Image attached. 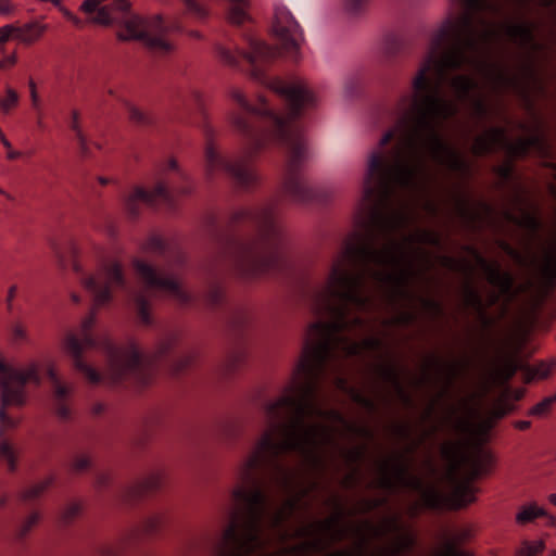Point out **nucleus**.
<instances>
[{
    "mask_svg": "<svg viewBox=\"0 0 556 556\" xmlns=\"http://www.w3.org/2000/svg\"><path fill=\"white\" fill-rule=\"evenodd\" d=\"M481 29H476L470 14H463L450 28H443L433 41V48L441 40L450 38L452 43L439 59L430 54L414 78V94L412 109L416 114V127L396 147L395 161L388 166L379 153L371 156L370 172L380 174V185L387 187L393 182L401 187L415 186L426 181L427 167L421 152H425L434 163L446 168L468 174L470 164L460 152L445 141L430 125L434 118H448L457 112L455 104L438 96V84L426 74L433 67L438 74L445 70H457L466 62V51H477L480 45L491 43L506 36L518 40L522 47L530 46L533 50L541 49L534 42V24L529 21L510 24L480 18Z\"/></svg>",
    "mask_w": 556,
    "mask_h": 556,
    "instance_id": "obj_1",
    "label": "nucleus"
},
{
    "mask_svg": "<svg viewBox=\"0 0 556 556\" xmlns=\"http://www.w3.org/2000/svg\"><path fill=\"white\" fill-rule=\"evenodd\" d=\"M267 87L283 100L287 109L286 116H280L269 109H258L249 104L240 90H233L231 97L247 112L274 121L276 140L291 147L282 182L283 190L295 202H307L314 198V192L302 175L305 143L299 129L294 128L293 122L301 118L306 110L317 109L318 97L303 79L286 83L276 77L267 84Z\"/></svg>",
    "mask_w": 556,
    "mask_h": 556,
    "instance_id": "obj_2",
    "label": "nucleus"
},
{
    "mask_svg": "<svg viewBox=\"0 0 556 556\" xmlns=\"http://www.w3.org/2000/svg\"><path fill=\"white\" fill-rule=\"evenodd\" d=\"M408 239L390 241L380 249L372 247L371 240L361 233H352L346 242L342 255L337 261L346 260L351 263H374L378 265H391L392 271H376L374 278L389 285V296H408L402 287L406 286L414 275V268L428 269L432 265L431 253L421 248L407 249Z\"/></svg>",
    "mask_w": 556,
    "mask_h": 556,
    "instance_id": "obj_3",
    "label": "nucleus"
},
{
    "mask_svg": "<svg viewBox=\"0 0 556 556\" xmlns=\"http://www.w3.org/2000/svg\"><path fill=\"white\" fill-rule=\"evenodd\" d=\"M279 456L249 454L240 464L231 491L233 506L261 526L267 501L265 489L277 485L283 492L304 486L295 468L283 465Z\"/></svg>",
    "mask_w": 556,
    "mask_h": 556,
    "instance_id": "obj_4",
    "label": "nucleus"
},
{
    "mask_svg": "<svg viewBox=\"0 0 556 556\" xmlns=\"http://www.w3.org/2000/svg\"><path fill=\"white\" fill-rule=\"evenodd\" d=\"M334 435L336 429L321 422L301 424L296 419L269 420L249 454H253L254 462L263 455L281 457L289 452H299L303 466L319 471L325 466L320 447L331 443Z\"/></svg>",
    "mask_w": 556,
    "mask_h": 556,
    "instance_id": "obj_5",
    "label": "nucleus"
},
{
    "mask_svg": "<svg viewBox=\"0 0 556 556\" xmlns=\"http://www.w3.org/2000/svg\"><path fill=\"white\" fill-rule=\"evenodd\" d=\"M242 219L255 223L258 235L249 244L231 247L238 270L242 275H257L276 268L280 261L283 236L282 228L274 222L273 210L270 207L242 208L231 215L232 223Z\"/></svg>",
    "mask_w": 556,
    "mask_h": 556,
    "instance_id": "obj_6",
    "label": "nucleus"
},
{
    "mask_svg": "<svg viewBox=\"0 0 556 556\" xmlns=\"http://www.w3.org/2000/svg\"><path fill=\"white\" fill-rule=\"evenodd\" d=\"M229 121L231 126L239 134L250 139L251 142L243 147L242 154L239 159L226 161L217 152L213 127L205 125L206 176L211 178L217 169H224L237 186L245 189L252 188L261 182V177L256 169L250 164V161L263 150L265 142L262 137L256 135L254 127L245 117L239 114H231Z\"/></svg>",
    "mask_w": 556,
    "mask_h": 556,
    "instance_id": "obj_7",
    "label": "nucleus"
},
{
    "mask_svg": "<svg viewBox=\"0 0 556 556\" xmlns=\"http://www.w3.org/2000/svg\"><path fill=\"white\" fill-rule=\"evenodd\" d=\"M364 276L361 273H351L342 268L341 261H336L332 265L327 286L314 298V308L316 313H327L332 323L343 325L344 331L352 330L355 327L364 325V319L354 317L348 319V304L363 305L365 298L362 294Z\"/></svg>",
    "mask_w": 556,
    "mask_h": 556,
    "instance_id": "obj_8",
    "label": "nucleus"
},
{
    "mask_svg": "<svg viewBox=\"0 0 556 556\" xmlns=\"http://www.w3.org/2000/svg\"><path fill=\"white\" fill-rule=\"evenodd\" d=\"M326 503L332 508V513L330 516L324 519L314 520L298 530L296 533L299 536L313 538V540L302 541L291 546L287 551L291 556H304L321 551L324 548V539L328 534L332 541H341L349 536L346 527L351 525V522H346L343 527L337 528L344 517L369 514L374 509L386 505L387 500L384 497H363L357 500L349 509L344 508L338 496L329 497ZM359 521H357V523ZM352 525H356V522H352Z\"/></svg>",
    "mask_w": 556,
    "mask_h": 556,
    "instance_id": "obj_9",
    "label": "nucleus"
},
{
    "mask_svg": "<svg viewBox=\"0 0 556 556\" xmlns=\"http://www.w3.org/2000/svg\"><path fill=\"white\" fill-rule=\"evenodd\" d=\"M344 327L332 321L311 324L299 363L295 367V376L299 374H314L321 378L326 362L332 357V354L336 351L344 352L348 338L338 334L344 331Z\"/></svg>",
    "mask_w": 556,
    "mask_h": 556,
    "instance_id": "obj_10",
    "label": "nucleus"
},
{
    "mask_svg": "<svg viewBox=\"0 0 556 556\" xmlns=\"http://www.w3.org/2000/svg\"><path fill=\"white\" fill-rule=\"evenodd\" d=\"M439 430L438 426H430L422 431L419 440L414 443L410 448L405 451H394L387 458L378 464V479L371 484L375 489L389 490L396 485L408 486L420 493L419 501H416L408 507V515L414 517L421 508L426 509H441L442 507H428L424 504L422 494L430 488H435L433 484L424 485L422 481L409 473L407 452H412L422 440L433 435Z\"/></svg>",
    "mask_w": 556,
    "mask_h": 556,
    "instance_id": "obj_11",
    "label": "nucleus"
},
{
    "mask_svg": "<svg viewBox=\"0 0 556 556\" xmlns=\"http://www.w3.org/2000/svg\"><path fill=\"white\" fill-rule=\"evenodd\" d=\"M28 382L40 386L38 365L30 363L25 369L14 368L5 362L0 354V428L8 431L22 424L21 417H11L10 407L22 408L27 403L25 387Z\"/></svg>",
    "mask_w": 556,
    "mask_h": 556,
    "instance_id": "obj_12",
    "label": "nucleus"
},
{
    "mask_svg": "<svg viewBox=\"0 0 556 556\" xmlns=\"http://www.w3.org/2000/svg\"><path fill=\"white\" fill-rule=\"evenodd\" d=\"M320 377L309 374L293 372L292 383L285 389V394L276 401L266 404L265 414L268 420H279L286 416V409L293 414L288 419H296L306 424L305 418L317 416L318 407L315 403Z\"/></svg>",
    "mask_w": 556,
    "mask_h": 556,
    "instance_id": "obj_13",
    "label": "nucleus"
},
{
    "mask_svg": "<svg viewBox=\"0 0 556 556\" xmlns=\"http://www.w3.org/2000/svg\"><path fill=\"white\" fill-rule=\"evenodd\" d=\"M154 374L143 362L135 345L110 346L108 350V374L105 379L113 386L142 389L149 386Z\"/></svg>",
    "mask_w": 556,
    "mask_h": 556,
    "instance_id": "obj_14",
    "label": "nucleus"
},
{
    "mask_svg": "<svg viewBox=\"0 0 556 556\" xmlns=\"http://www.w3.org/2000/svg\"><path fill=\"white\" fill-rule=\"evenodd\" d=\"M258 530L257 522L233 506L229 514V523L223 533L226 552L219 556L250 555L255 548Z\"/></svg>",
    "mask_w": 556,
    "mask_h": 556,
    "instance_id": "obj_15",
    "label": "nucleus"
},
{
    "mask_svg": "<svg viewBox=\"0 0 556 556\" xmlns=\"http://www.w3.org/2000/svg\"><path fill=\"white\" fill-rule=\"evenodd\" d=\"M154 177L155 186L151 191L168 206L174 205L176 197L190 195L194 191V185L174 156L156 165Z\"/></svg>",
    "mask_w": 556,
    "mask_h": 556,
    "instance_id": "obj_16",
    "label": "nucleus"
},
{
    "mask_svg": "<svg viewBox=\"0 0 556 556\" xmlns=\"http://www.w3.org/2000/svg\"><path fill=\"white\" fill-rule=\"evenodd\" d=\"M481 476L479 469L470 467L462 481L453 486L448 494H443L437 488H430L422 494L424 504L428 507H445L448 510H460L477 502L476 493L479 488L471 483Z\"/></svg>",
    "mask_w": 556,
    "mask_h": 556,
    "instance_id": "obj_17",
    "label": "nucleus"
},
{
    "mask_svg": "<svg viewBox=\"0 0 556 556\" xmlns=\"http://www.w3.org/2000/svg\"><path fill=\"white\" fill-rule=\"evenodd\" d=\"M468 363L466 359L444 361L441 357L431 354L429 355L421 365L422 379L415 381L414 384H420L424 380H427L429 374L433 372L439 381H442L444 387L432 397L427 407L420 415V421H427L431 418V415L440 400L447 395V389L452 384L453 380L457 378L467 367Z\"/></svg>",
    "mask_w": 556,
    "mask_h": 556,
    "instance_id": "obj_18",
    "label": "nucleus"
},
{
    "mask_svg": "<svg viewBox=\"0 0 556 556\" xmlns=\"http://www.w3.org/2000/svg\"><path fill=\"white\" fill-rule=\"evenodd\" d=\"M480 72L493 89L511 87L523 90L530 83L538 80L536 68L530 55L525 58L515 75H509L501 64L495 62L484 63Z\"/></svg>",
    "mask_w": 556,
    "mask_h": 556,
    "instance_id": "obj_19",
    "label": "nucleus"
},
{
    "mask_svg": "<svg viewBox=\"0 0 556 556\" xmlns=\"http://www.w3.org/2000/svg\"><path fill=\"white\" fill-rule=\"evenodd\" d=\"M518 370L525 371V383H530L536 378L533 367L520 364L516 354L501 353L493 362V368L489 371L488 381L496 387L506 386Z\"/></svg>",
    "mask_w": 556,
    "mask_h": 556,
    "instance_id": "obj_20",
    "label": "nucleus"
},
{
    "mask_svg": "<svg viewBox=\"0 0 556 556\" xmlns=\"http://www.w3.org/2000/svg\"><path fill=\"white\" fill-rule=\"evenodd\" d=\"M453 208L456 216L469 227L489 224L494 215V208L490 203L482 200L471 201L460 193L453 195Z\"/></svg>",
    "mask_w": 556,
    "mask_h": 556,
    "instance_id": "obj_21",
    "label": "nucleus"
},
{
    "mask_svg": "<svg viewBox=\"0 0 556 556\" xmlns=\"http://www.w3.org/2000/svg\"><path fill=\"white\" fill-rule=\"evenodd\" d=\"M132 266L147 288L168 291L182 304L189 302L190 295L180 288L176 280L160 277L153 266L141 260H134Z\"/></svg>",
    "mask_w": 556,
    "mask_h": 556,
    "instance_id": "obj_22",
    "label": "nucleus"
},
{
    "mask_svg": "<svg viewBox=\"0 0 556 556\" xmlns=\"http://www.w3.org/2000/svg\"><path fill=\"white\" fill-rule=\"evenodd\" d=\"M273 31L281 42L283 50L292 51L295 54L300 52V45L294 35L299 34L302 37V30L292 14L285 7L276 8Z\"/></svg>",
    "mask_w": 556,
    "mask_h": 556,
    "instance_id": "obj_23",
    "label": "nucleus"
},
{
    "mask_svg": "<svg viewBox=\"0 0 556 556\" xmlns=\"http://www.w3.org/2000/svg\"><path fill=\"white\" fill-rule=\"evenodd\" d=\"M93 346L96 340L90 332L83 333L81 341L73 333L67 334L64 340V349L73 357L75 369L83 372L91 383H98L101 380L100 374L83 361L84 350Z\"/></svg>",
    "mask_w": 556,
    "mask_h": 556,
    "instance_id": "obj_24",
    "label": "nucleus"
},
{
    "mask_svg": "<svg viewBox=\"0 0 556 556\" xmlns=\"http://www.w3.org/2000/svg\"><path fill=\"white\" fill-rule=\"evenodd\" d=\"M168 477L165 470L156 469L138 479L129 485L123 494L125 502H132L159 492L166 483Z\"/></svg>",
    "mask_w": 556,
    "mask_h": 556,
    "instance_id": "obj_25",
    "label": "nucleus"
},
{
    "mask_svg": "<svg viewBox=\"0 0 556 556\" xmlns=\"http://www.w3.org/2000/svg\"><path fill=\"white\" fill-rule=\"evenodd\" d=\"M465 250L475 256L476 263L483 269L491 286L497 287L502 295L513 294L514 277L510 273L501 271L497 264H489L473 247L467 245Z\"/></svg>",
    "mask_w": 556,
    "mask_h": 556,
    "instance_id": "obj_26",
    "label": "nucleus"
},
{
    "mask_svg": "<svg viewBox=\"0 0 556 556\" xmlns=\"http://www.w3.org/2000/svg\"><path fill=\"white\" fill-rule=\"evenodd\" d=\"M399 517L397 515H395ZM400 520V518H397ZM399 523H401L399 521ZM403 527L400 525V529L394 531L396 533L389 542L383 546H377L371 551H368L366 546V555L365 556H400L402 554L408 553L413 549L416 544V536L410 531H402ZM390 532L389 534H391ZM369 539L366 540V543Z\"/></svg>",
    "mask_w": 556,
    "mask_h": 556,
    "instance_id": "obj_27",
    "label": "nucleus"
},
{
    "mask_svg": "<svg viewBox=\"0 0 556 556\" xmlns=\"http://www.w3.org/2000/svg\"><path fill=\"white\" fill-rule=\"evenodd\" d=\"M507 141L505 129L491 126L473 138L470 151L475 156H484L505 146Z\"/></svg>",
    "mask_w": 556,
    "mask_h": 556,
    "instance_id": "obj_28",
    "label": "nucleus"
},
{
    "mask_svg": "<svg viewBox=\"0 0 556 556\" xmlns=\"http://www.w3.org/2000/svg\"><path fill=\"white\" fill-rule=\"evenodd\" d=\"M84 288L92 293V306L89 314L81 321V332L88 333L96 323L98 308L112 301L111 291L105 289H98L94 276H89L83 280Z\"/></svg>",
    "mask_w": 556,
    "mask_h": 556,
    "instance_id": "obj_29",
    "label": "nucleus"
},
{
    "mask_svg": "<svg viewBox=\"0 0 556 556\" xmlns=\"http://www.w3.org/2000/svg\"><path fill=\"white\" fill-rule=\"evenodd\" d=\"M372 372L383 381L393 384L397 397L404 405L410 406L413 404L410 395L402 387L400 382V371L396 364L393 361L388 358L384 362L375 364L372 366Z\"/></svg>",
    "mask_w": 556,
    "mask_h": 556,
    "instance_id": "obj_30",
    "label": "nucleus"
},
{
    "mask_svg": "<svg viewBox=\"0 0 556 556\" xmlns=\"http://www.w3.org/2000/svg\"><path fill=\"white\" fill-rule=\"evenodd\" d=\"M401 220L400 213L386 211V204L382 200L376 202L369 212L370 226L382 232L393 230L400 225Z\"/></svg>",
    "mask_w": 556,
    "mask_h": 556,
    "instance_id": "obj_31",
    "label": "nucleus"
},
{
    "mask_svg": "<svg viewBox=\"0 0 556 556\" xmlns=\"http://www.w3.org/2000/svg\"><path fill=\"white\" fill-rule=\"evenodd\" d=\"M473 439L467 441H445L440 446L443 459L450 462V471L456 470L462 463H466L467 450L472 448Z\"/></svg>",
    "mask_w": 556,
    "mask_h": 556,
    "instance_id": "obj_32",
    "label": "nucleus"
},
{
    "mask_svg": "<svg viewBox=\"0 0 556 556\" xmlns=\"http://www.w3.org/2000/svg\"><path fill=\"white\" fill-rule=\"evenodd\" d=\"M123 26L125 31L116 33L118 41H142L147 37L149 21L141 15L132 14L129 18L124 21Z\"/></svg>",
    "mask_w": 556,
    "mask_h": 556,
    "instance_id": "obj_33",
    "label": "nucleus"
},
{
    "mask_svg": "<svg viewBox=\"0 0 556 556\" xmlns=\"http://www.w3.org/2000/svg\"><path fill=\"white\" fill-rule=\"evenodd\" d=\"M104 0H85L80 5V11L86 14H91L96 12V15L90 18V23L101 25V26H111L118 22V16L112 15V8L101 5Z\"/></svg>",
    "mask_w": 556,
    "mask_h": 556,
    "instance_id": "obj_34",
    "label": "nucleus"
},
{
    "mask_svg": "<svg viewBox=\"0 0 556 556\" xmlns=\"http://www.w3.org/2000/svg\"><path fill=\"white\" fill-rule=\"evenodd\" d=\"M140 201L149 206H155L159 203V200L151 190L136 187L134 192L124 202L125 211L129 217L135 219L140 215Z\"/></svg>",
    "mask_w": 556,
    "mask_h": 556,
    "instance_id": "obj_35",
    "label": "nucleus"
},
{
    "mask_svg": "<svg viewBox=\"0 0 556 556\" xmlns=\"http://www.w3.org/2000/svg\"><path fill=\"white\" fill-rule=\"evenodd\" d=\"M317 416L333 422L341 424L348 432L357 437L365 439H371L374 437V432L369 427L364 425H356L353 421L346 420L337 409L331 408L323 410L318 408Z\"/></svg>",
    "mask_w": 556,
    "mask_h": 556,
    "instance_id": "obj_36",
    "label": "nucleus"
},
{
    "mask_svg": "<svg viewBox=\"0 0 556 556\" xmlns=\"http://www.w3.org/2000/svg\"><path fill=\"white\" fill-rule=\"evenodd\" d=\"M466 464L473 469H479L481 475H486L495 465V457L491 451L481 448L480 441H475L472 448L468 452Z\"/></svg>",
    "mask_w": 556,
    "mask_h": 556,
    "instance_id": "obj_37",
    "label": "nucleus"
},
{
    "mask_svg": "<svg viewBox=\"0 0 556 556\" xmlns=\"http://www.w3.org/2000/svg\"><path fill=\"white\" fill-rule=\"evenodd\" d=\"M251 52H241V56L251 65L257 62H270L280 55V49L277 46H269L264 41L252 40L250 42Z\"/></svg>",
    "mask_w": 556,
    "mask_h": 556,
    "instance_id": "obj_38",
    "label": "nucleus"
},
{
    "mask_svg": "<svg viewBox=\"0 0 556 556\" xmlns=\"http://www.w3.org/2000/svg\"><path fill=\"white\" fill-rule=\"evenodd\" d=\"M98 278L105 280L101 289L111 287L124 288L126 283L123 265L118 261L104 263L97 273Z\"/></svg>",
    "mask_w": 556,
    "mask_h": 556,
    "instance_id": "obj_39",
    "label": "nucleus"
},
{
    "mask_svg": "<svg viewBox=\"0 0 556 556\" xmlns=\"http://www.w3.org/2000/svg\"><path fill=\"white\" fill-rule=\"evenodd\" d=\"M167 518L164 514H154L143 519L139 525L134 527L128 533L134 541L143 536H151L159 533L166 525Z\"/></svg>",
    "mask_w": 556,
    "mask_h": 556,
    "instance_id": "obj_40",
    "label": "nucleus"
},
{
    "mask_svg": "<svg viewBox=\"0 0 556 556\" xmlns=\"http://www.w3.org/2000/svg\"><path fill=\"white\" fill-rule=\"evenodd\" d=\"M126 110L128 114V122L136 128H150L157 124L156 115L149 110H142L139 106L127 102Z\"/></svg>",
    "mask_w": 556,
    "mask_h": 556,
    "instance_id": "obj_41",
    "label": "nucleus"
},
{
    "mask_svg": "<svg viewBox=\"0 0 556 556\" xmlns=\"http://www.w3.org/2000/svg\"><path fill=\"white\" fill-rule=\"evenodd\" d=\"M383 348V342L377 337H367L361 341H350L344 345V353L349 356H358L364 351H376Z\"/></svg>",
    "mask_w": 556,
    "mask_h": 556,
    "instance_id": "obj_42",
    "label": "nucleus"
},
{
    "mask_svg": "<svg viewBox=\"0 0 556 556\" xmlns=\"http://www.w3.org/2000/svg\"><path fill=\"white\" fill-rule=\"evenodd\" d=\"M135 542L129 533L124 534L117 541L102 544L97 548L98 556H124Z\"/></svg>",
    "mask_w": 556,
    "mask_h": 556,
    "instance_id": "obj_43",
    "label": "nucleus"
},
{
    "mask_svg": "<svg viewBox=\"0 0 556 556\" xmlns=\"http://www.w3.org/2000/svg\"><path fill=\"white\" fill-rule=\"evenodd\" d=\"M541 142L539 135L527 138H518L513 143L506 146L507 154L510 156H523L531 147H535Z\"/></svg>",
    "mask_w": 556,
    "mask_h": 556,
    "instance_id": "obj_44",
    "label": "nucleus"
},
{
    "mask_svg": "<svg viewBox=\"0 0 556 556\" xmlns=\"http://www.w3.org/2000/svg\"><path fill=\"white\" fill-rule=\"evenodd\" d=\"M245 429L244 421L236 418L225 421L219 429V437L223 441L232 442L240 438Z\"/></svg>",
    "mask_w": 556,
    "mask_h": 556,
    "instance_id": "obj_45",
    "label": "nucleus"
},
{
    "mask_svg": "<svg viewBox=\"0 0 556 556\" xmlns=\"http://www.w3.org/2000/svg\"><path fill=\"white\" fill-rule=\"evenodd\" d=\"M504 218L513 223L521 228L528 229V230H536L540 227L539 219L530 212L526 210H520V215H514L510 212L504 213Z\"/></svg>",
    "mask_w": 556,
    "mask_h": 556,
    "instance_id": "obj_46",
    "label": "nucleus"
},
{
    "mask_svg": "<svg viewBox=\"0 0 556 556\" xmlns=\"http://www.w3.org/2000/svg\"><path fill=\"white\" fill-rule=\"evenodd\" d=\"M451 87L455 91L457 99L466 100L469 98V91L477 87V83L471 77L459 74L451 79Z\"/></svg>",
    "mask_w": 556,
    "mask_h": 556,
    "instance_id": "obj_47",
    "label": "nucleus"
},
{
    "mask_svg": "<svg viewBox=\"0 0 556 556\" xmlns=\"http://www.w3.org/2000/svg\"><path fill=\"white\" fill-rule=\"evenodd\" d=\"M54 478L48 477L18 493V500L22 502H31L39 498L53 483Z\"/></svg>",
    "mask_w": 556,
    "mask_h": 556,
    "instance_id": "obj_48",
    "label": "nucleus"
},
{
    "mask_svg": "<svg viewBox=\"0 0 556 556\" xmlns=\"http://www.w3.org/2000/svg\"><path fill=\"white\" fill-rule=\"evenodd\" d=\"M48 25L39 22H30L23 25L22 42L33 45L47 31Z\"/></svg>",
    "mask_w": 556,
    "mask_h": 556,
    "instance_id": "obj_49",
    "label": "nucleus"
},
{
    "mask_svg": "<svg viewBox=\"0 0 556 556\" xmlns=\"http://www.w3.org/2000/svg\"><path fill=\"white\" fill-rule=\"evenodd\" d=\"M543 516H547V510L535 503H531L521 507L520 511L516 515V522L518 525H526Z\"/></svg>",
    "mask_w": 556,
    "mask_h": 556,
    "instance_id": "obj_50",
    "label": "nucleus"
},
{
    "mask_svg": "<svg viewBox=\"0 0 556 556\" xmlns=\"http://www.w3.org/2000/svg\"><path fill=\"white\" fill-rule=\"evenodd\" d=\"M439 264L452 271L468 273L472 269L470 262L465 257H454L448 255H441L438 258Z\"/></svg>",
    "mask_w": 556,
    "mask_h": 556,
    "instance_id": "obj_51",
    "label": "nucleus"
},
{
    "mask_svg": "<svg viewBox=\"0 0 556 556\" xmlns=\"http://www.w3.org/2000/svg\"><path fill=\"white\" fill-rule=\"evenodd\" d=\"M555 403L556 392L553 395L544 397L542 401L530 407L527 410V415L535 418H546L552 414Z\"/></svg>",
    "mask_w": 556,
    "mask_h": 556,
    "instance_id": "obj_52",
    "label": "nucleus"
},
{
    "mask_svg": "<svg viewBox=\"0 0 556 556\" xmlns=\"http://www.w3.org/2000/svg\"><path fill=\"white\" fill-rule=\"evenodd\" d=\"M337 386H338V388L344 390L354 403L365 407L368 410H374L376 408L375 402L371 399L363 395L362 392L358 389H356L355 387L344 388V386H345L344 379H339Z\"/></svg>",
    "mask_w": 556,
    "mask_h": 556,
    "instance_id": "obj_53",
    "label": "nucleus"
},
{
    "mask_svg": "<svg viewBox=\"0 0 556 556\" xmlns=\"http://www.w3.org/2000/svg\"><path fill=\"white\" fill-rule=\"evenodd\" d=\"M454 427L457 431L460 432H472L477 434H485L492 427L491 420L486 419L479 422L473 429H471V424L468 418H459L455 421Z\"/></svg>",
    "mask_w": 556,
    "mask_h": 556,
    "instance_id": "obj_54",
    "label": "nucleus"
},
{
    "mask_svg": "<svg viewBox=\"0 0 556 556\" xmlns=\"http://www.w3.org/2000/svg\"><path fill=\"white\" fill-rule=\"evenodd\" d=\"M541 274L546 282L553 283L556 281V242L549 248V254L546 257V263L541 268Z\"/></svg>",
    "mask_w": 556,
    "mask_h": 556,
    "instance_id": "obj_55",
    "label": "nucleus"
},
{
    "mask_svg": "<svg viewBox=\"0 0 556 556\" xmlns=\"http://www.w3.org/2000/svg\"><path fill=\"white\" fill-rule=\"evenodd\" d=\"M41 519V515L38 510H33L20 525V527L16 530V539L23 540L25 539L34 528H36L39 525V521Z\"/></svg>",
    "mask_w": 556,
    "mask_h": 556,
    "instance_id": "obj_56",
    "label": "nucleus"
},
{
    "mask_svg": "<svg viewBox=\"0 0 556 556\" xmlns=\"http://www.w3.org/2000/svg\"><path fill=\"white\" fill-rule=\"evenodd\" d=\"M251 7H245L242 3H233L227 14V21L235 26H241L249 20L248 11Z\"/></svg>",
    "mask_w": 556,
    "mask_h": 556,
    "instance_id": "obj_57",
    "label": "nucleus"
},
{
    "mask_svg": "<svg viewBox=\"0 0 556 556\" xmlns=\"http://www.w3.org/2000/svg\"><path fill=\"white\" fill-rule=\"evenodd\" d=\"M508 389H506L498 397L497 400L494 402L493 404V408H492V412H491V415L493 418L495 419H502L503 417H505L513 408L514 406L510 405L508 402H507V399H508Z\"/></svg>",
    "mask_w": 556,
    "mask_h": 556,
    "instance_id": "obj_58",
    "label": "nucleus"
},
{
    "mask_svg": "<svg viewBox=\"0 0 556 556\" xmlns=\"http://www.w3.org/2000/svg\"><path fill=\"white\" fill-rule=\"evenodd\" d=\"M314 489V484H309L308 486H301L294 489L291 492H285L288 494V497L285 500L287 506H290L292 509L296 510L300 507V503L304 497L308 495V493Z\"/></svg>",
    "mask_w": 556,
    "mask_h": 556,
    "instance_id": "obj_59",
    "label": "nucleus"
},
{
    "mask_svg": "<svg viewBox=\"0 0 556 556\" xmlns=\"http://www.w3.org/2000/svg\"><path fill=\"white\" fill-rule=\"evenodd\" d=\"M408 242L414 241L422 244L438 245L440 243V237L438 232L430 229H422L408 237Z\"/></svg>",
    "mask_w": 556,
    "mask_h": 556,
    "instance_id": "obj_60",
    "label": "nucleus"
},
{
    "mask_svg": "<svg viewBox=\"0 0 556 556\" xmlns=\"http://www.w3.org/2000/svg\"><path fill=\"white\" fill-rule=\"evenodd\" d=\"M80 511V503L72 502L61 510L59 520L63 526H68L79 516Z\"/></svg>",
    "mask_w": 556,
    "mask_h": 556,
    "instance_id": "obj_61",
    "label": "nucleus"
},
{
    "mask_svg": "<svg viewBox=\"0 0 556 556\" xmlns=\"http://www.w3.org/2000/svg\"><path fill=\"white\" fill-rule=\"evenodd\" d=\"M245 361V353L243 351H236L229 353L223 364L225 374H231L238 369Z\"/></svg>",
    "mask_w": 556,
    "mask_h": 556,
    "instance_id": "obj_62",
    "label": "nucleus"
},
{
    "mask_svg": "<svg viewBox=\"0 0 556 556\" xmlns=\"http://www.w3.org/2000/svg\"><path fill=\"white\" fill-rule=\"evenodd\" d=\"M464 304L467 307L473 308L476 312L483 308V301L476 289L470 286H466L463 292Z\"/></svg>",
    "mask_w": 556,
    "mask_h": 556,
    "instance_id": "obj_63",
    "label": "nucleus"
},
{
    "mask_svg": "<svg viewBox=\"0 0 556 556\" xmlns=\"http://www.w3.org/2000/svg\"><path fill=\"white\" fill-rule=\"evenodd\" d=\"M533 371L536 374L539 380H545L551 377L553 370L556 369V357H552L547 361H539L532 365Z\"/></svg>",
    "mask_w": 556,
    "mask_h": 556,
    "instance_id": "obj_64",
    "label": "nucleus"
}]
</instances>
